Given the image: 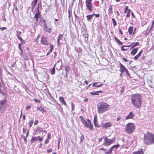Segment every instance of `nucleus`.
I'll return each instance as SVG.
<instances>
[{
	"label": "nucleus",
	"instance_id": "1",
	"mask_svg": "<svg viewBox=\"0 0 154 154\" xmlns=\"http://www.w3.org/2000/svg\"><path fill=\"white\" fill-rule=\"evenodd\" d=\"M132 105L137 108L140 109L142 106V96L139 94H132L131 96Z\"/></svg>",
	"mask_w": 154,
	"mask_h": 154
},
{
	"label": "nucleus",
	"instance_id": "2",
	"mask_svg": "<svg viewBox=\"0 0 154 154\" xmlns=\"http://www.w3.org/2000/svg\"><path fill=\"white\" fill-rule=\"evenodd\" d=\"M143 141L144 144L147 146L154 144V134L147 131L144 135Z\"/></svg>",
	"mask_w": 154,
	"mask_h": 154
},
{
	"label": "nucleus",
	"instance_id": "3",
	"mask_svg": "<svg viewBox=\"0 0 154 154\" xmlns=\"http://www.w3.org/2000/svg\"><path fill=\"white\" fill-rule=\"evenodd\" d=\"M109 105L105 102H101L97 105V112L98 114H103L106 112L109 108Z\"/></svg>",
	"mask_w": 154,
	"mask_h": 154
},
{
	"label": "nucleus",
	"instance_id": "4",
	"mask_svg": "<svg viewBox=\"0 0 154 154\" xmlns=\"http://www.w3.org/2000/svg\"><path fill=\"white\" fill-rule=\"evenodd\" d=\"M79 118L80 119L82 124L85 127L89 128L90 130L94 131L93 125L89 119H87V120H85L82 116H80Z\"/></svg>",
	"mask_w": 154,
	"mask_h": 154
},
{
	"label": "nucleus",
	"instance_id": "5",
	"mask_svg": "<svg viewBox=\"0 0 154 154\" xmlns=\"http://www.w3.org/2000/svg\"><path fill=\"white\" fill-rule=\"evenodd\" d=\"M135 129V126L132 123H128L126 125L125 131L128 134H130L134 131Z\"/></svg>",
	"mask_w": 154,
	"mask_h": 154
},
{
	"label": "nucleus",
	"instance_id": "6",
	"mask_svg": "<svg viewBox=\"0 0 154 154\" xmlns=\"http://www.w3.org/2000/svg\"><path fill=\"white\" fill-rule=\"evenodd\" d=\"M93 0H85V5L86 9L89 12L93 11V6L92 1Z\"/></svg>",
	"mask_w": 154,
	"mask_h": 154
},
{
	"label": "nucleus",
	"instance_id": "7",
	"mask_svg": "<svg viewBox=\"0 0 154 154\" xmlns=\"http://www.w3.org/2000/svg\"><path fill=\"white\" fill-rule=\"evenodd\" d=\"M115 141V138H113L112 139H109L106 136H105L104 142L103 144V145L105 146H108L114 143Z\"/></svg>",
	"mask_w": 154,
	"mask_h": 154
},
{
	"label": "nucleus",
	"instance_id": "8",
	"mask_svg": "<svg viewBox=\"0 0 154 154\" xmlns=\"http://www.w3.org/2000/svg\"><path fill=\"white\" fill-rule=\"evenodd\" d=\"M120 69L119 71L121 72L120 75H121L122 73L125 72L128 76H130V74H129L128 69L125 67L121 63H120Z\"/></svg>",
	"mask_w": 154,
	"mask_h": 154
},
{
	"label": "nucleus",
	"instance_id": "9",
	"mask_svg": "<svg viewBox=\"0 0 154 154\" xmlns=\"http://www.w3.org/2000/svg\"><path fill=\"white\" fill-rule=\"evenodd\" d=\"M41 43L46 46L48 45L47 38L45 36H43L41 37Z\"/></svg>",
	"mask_w": 154,
	"mask_h": 154
},
{
	"label": "nucleus",
	"instance_id": "10",
	"mask_svg": "<svg viewBox=\"0 0 154 154\" xmlns=\"http://www.w3.org/2000/svg\"><path fill=\"white\" fill-rule=\"evenodd\" d=\"M134 116L133 112H130L128 115L125 118V119H132Z\"/></svg>",
	"mask_w": 154,
	"mask_h": 154
},
{
	"label": "nucleus",
	"instance_id": "11",
	"mask_svg": "<svg viewBox=\"0 0 154 154\" xmlns=\"http://www.w3.org/2000/svg\"><path fill=\"white\" fill-rule=\"evenodd\" d=\"M37 10L38 12L35 14L34 16V18L35 19L36 21V22H38V16L40 15V13L39 11L38 5L37 7Z\"/></svg>",
	"mask_w": 154,
	"mask_h": 154
},
{
	"label": "nucleus",
	"instance_id": "12",
	"mask_svg": "<svg viewBox=\"0 0 154 154\" xmlns=\"http://www.w3.org/2000/svg\"><path fill=\"white\" fill-rule=\"evenodd\" d=\"M112 125V123L111 122H106L102 124V127L104 128H109Z\"/></svg>",
	"mask_w": 154,
	"mask_h": 154
},
{
	"label": "nucleus",
	"instance_id": "13",
	"mask_svg": "<svg viewBox=\"0 0 154 154\" xmlns=\"http://www.w3.org/2000/svg\"><path fill=\"white\" fill-rule=\"evenodd\" d=\"M142 50H141L133 58L134 60H138V59L141 56L142 53Z\"/></svg>",
	"mask_w": 154,
	"mask_h": 154
},
{
	"label": "nucleus",
	"instance_id": "14",
	"mask_svg": "<svg viewBox=\"0 0 154 154\" xmlns=\"http://www.w3.org/2000/svg\"><path fill=\"white\" fill-rule=\"evenodd\" d=\"M59 100L61 103V104H64L65 106H67V104L65 101L63 97H60L59 98Z\"/></svg>",
	"mask_w": 154,
	"mask_h": 154
},
{
	"label": "nucleus",
	"instance_id": "15",
	"mask_svg": "<svg viewBox=\"0 0 154 154\" xmlns=\"http://www.w3.org/2000/svg\"><path fill=\"white\" fill-rule=\"evenodd\" d=\"M108 15L112 14L113 13V8L112 6V5H110L109 7L108 10Z\"/></svg>",
	"mask_w": 154,
	"mask_h": 154
},
{
	"label": "nucleus",
	"instance_id": "16",
	"mask_svg": "<svg viewBox=\"0 0 154 154\" xmlns=\"http://www.w3.org/2000/svg\"><path fill=\"white\" fill-rule=\"evenodd\" d=\"M144 152L143 149L141 148L139 150L133 152V154H144Z\"/></svg>",
	"mask_w": 154,
	"mask_h": 154
},
{
	"label": "nucleus",
	"instance_id": "17",
	"mask_svg": "<svg viewBox=\"0 0 154 154\" xmlns=\"http://www.w3.org/2000/svg\"><path fill=\"white\" fill-rule=\"evenodd\" d=\"M0 103L2 107L5 108L6 107L7 104L6 103V100H2L0 102Z\"/></svg>",
	"mask_w": 154,
	"mask_h": 154
},
{
	"label": "nucleus",
	"instance_id": "18",
	"mask_svg": "<svg viewBox=\"0 0 154 154\" xmlns=\"http://www.w3.org/2000/svg\"><path fill=\"white\" fill-rule=\"evenodd\" d=\"M138 48H135L133 49L131 52V54L132 56L134 55L137 51Z\"/></svg>",
	"mask_w": 154,
	"mask_h": 154
},
{
	"label": "nucleus",
	"instance_id": "19",
	"mask_svg": "<svg viewBox=\"0 0 154 154\" xmlns=\"http://www.w3.org/2000/svg\"><path fill=\"white\" fill-rule=\"evenodd\" d=\"M128 31L130 35H133L134 34V32H133V27L132 26H130L128 28Z\"/></svg>",
	"mask_w": 154,
	"mask_h": 154
},
{
	"label": "nucleus",
	"instance_id": "20",
	"mask_svg": "<svg viewBox=\"0 0 154 154\" xmlns=\"http://www.w3.org/2000/svg\"><path fill=\"white\" fill-rule=\"evenodd\" d=\"M63 34H59L58 36V38L57 39V42L58 45L59 46L60 45V41L61 40V38H63Z\"/></svg>",
	"mask_w": 154,
	"mask_h": 154
},
{
	"label": "nucleus",
	"instance_id": "21",
	"mask_svg": "<svg viewBox=\"0 0 154 154\" xmlns=\"http://www.w3.org/2000/svg\"><path fill=\"white\" fill-rule=\"evenodd\" d=\"M94 123L95 126L99 127V126L97 125V117L96 115L94 116Z\"/></svg>",
	"mask_w": 154,
	"mask_h": 154
},
{
	"label": "nucleus",
	"instance_id": "22",
	"mask_svg": "<svg viewBox=\"0 0 154 154\" xmlns=\"http://www.w3.org/2000/svg\"><path fill=\"white\" fill-rule=\"evenodd\" d=\"M139 45L140 44L138 42H136L135 43L133 42L131 44V49Z\"/></svg>",
	"mask_w": 154,
	"mask_h": 154
},
{
	"label": "nucleus",
	"instance_id": "23",
	"mask_svg": "<svg viewBox=\"0 0 154 154\" xmlns=\"http://www.w3.org/2000/svg\"><path fill=\"white\" fill-rule=\"evenodd\" d=\"M103 91L102 90L101 91H94L93 92H90V94H91V95H99L98 93H102Z\"/></svg>",
	"mask_w": 154,
	"mask_h": 154
},
{
	"label": "nucleus",
	"instance_id": "24",
	"mask_svg": "<svg viewBox=\"0 0 154 154\" xmlns=\"http://www.w3.org/2000/svg\"><path fill=\"white\" fill-rule=\"evenodd\" d=\"M38 0H34L32 2V8H34L36 5L37 3Z\"/></svg>",
	"mask_w": 154,
	"mask_h": 154
},
{
	"label": "nucleus",
	"instance_id": "25",
	"mask_svg": "<svg viewBox=\"0 0 154 154\" xmlns=\"http://www.w3.org/2000/svg\"><path fill=\"white\" fill-rule=\"evenodd\" d=\"M37 110H38L42 112V113L43 112L46 113V110H45L43 107L40 106V107H37Z\"/></svg>",
	"mask_w": 154,
	"mask_h": 154
},
{
	"label": "nucleus",
	"instance_id": "26",
	"mask_svg": "<svg viewBox=\"0 0 154 154\" xmlns=\"http://www.w3.org/2000/svg\"><path fill=\"white\" fill-rule=\"evenodd\" d=\"M94 14L93 13L91 15H89L86 16V17H87V20H91L93 17V16Z\"/></svg>",
	"mask_w": 154,
	"mask_h": 154
},
{
	"label": "nucleus",
	"instance_id": "27",
	"mask_svg": "<svg viewBox=\"0 0 154 154\" xmlns=\"http://www.w3.org/2000/svg\"><path fill=\"white\" fill-rule=\"evenodd\" d=\"M131 46V45H123L121 47V50L122 51H126V50H127L128 49V48H126L125 49H124V47H130Z\"/></svg>",
	"mask_w": 154,
	"mask_h": 154
},
{
	"label": "nucleus",
	"instance_id": "28",
	"mask_svg": "<svg viewBox=\"0 0 154 154\" xmlns=\"http://www.w3.org/2000/svg\"><path fill=\"white\" fill-rule=\"evenodd\" d=\"M114 38L116 40V42L120 45H122L123 43L122 42L117 39L116 37H114Z\"/></svg>",
	"mask_w": 154,
	"mask_h": 154
},
{
	"label": "nucleus",
	"instance_id": "29",
	"mask_svg": "<svg viewBox=\"0 0 154 154\" xmlns=\"http://www.w3.org/2000/svg\"><path fill=\"white\" fill-rule=\"evenodd\" d=\"M119 146L120 145L119 144H117L112 146L110 148L111 149L113 150L114 148H115L116 149H117L119 147Z\"/></svg>",
	"mask_w": 154,
	"mask_h": 154
},
{
	"label": "nucleus",
	"instance_id": "30",
	"mask_svg": "<svg viewBox=\"0 0 154 154\" xmlns=\"http://www.w3.org/2000/svg\"><path fill=\"white\" fill-rule=\"evenodd\" d=\"M112 22L113 26L114 27H115L117 25V23L116 22V21L114 18H112Z\"/></svg>",
	"mask_w": 154,
	"mask_h": 154
},
{
	"label": "nucleus",
	"instance_id": "31",
	"mask_svg": "<svg viewBox=\"0 0 154 154\" xmlns=\"http://www.w3.org/2000/svg\"><path fill=\"white\" fill-rule=\"evenodd\" d=\"M55 65L54 66L53 68L51 70V75H53L55 73Z\"/></svg>",
	"mask_w": 154,
	"mask_h": 154
},
{
	"label": "nucleus",
	"instance_id": "32",
	"mask_svg": "<svg viewBox=\"0 0 154 154\" xmlns=\"http://www.w3.org/2000/svg\"><path fill=\"white\" fill-rule=\"evenodd\" d=\"M36 140V137H32L31 139V144H32L34 141Z\"/></svg>",
	"mask_w": 154,
	"mask_h": 154
},
{
	"label": "nucleus",
	"instance_id": "33",
	"mask_svg": "<svg viewBox=\"0 0 154 154\" xmlns=\"http://www.w3.org/2000/svg\"><path fill=\"white\" fill-rule=\"evenodd\" d=\"M112 150L110 148L107 152H105V154H112Z\"/></svg>",
	"mask_w": 154,
	"mask_h": 154
},
{
	"label": "nucleus",
	"instance_id": "34",
	"mask_svg": "<svg viewBox=\"0 0 154 154\" xmlns=\"http://www.w3.org/2000/svg\"><path fill=\"white\" fill-rule=\"evenodd\" d=\"M131 11V10L129 9L128 11L127 12V13L126 16L127 18H129L130 17Z\"/></svg>",
	"mask_w": 154,
	"mask_h": 154
},
{
	"label": "nucleus",
	"instance_id": "35",
	"mask_svg": "<svg viewBox=\"0 0 154 154\" xmlns=\"http://www.w3.org/2000/svg\"><path fill=\"white\" fill-rule=\"evenodd\" d=\"M84 139V135L82 134L80 137V143H82Z\"/></svg>",
	"mask_w": 154,
	"mask_h": 154
},
{
	"label": "nucleus",
	"instance_id": "36",
	"mask_svg": "<svg viewBox=\"0 0 154 154\" xmlns=\"http://www.w3.org/2000/svg\"><path fill=\"white\" fill-rule=\"evenodd\" d=\"M124 13H126L128 11V10L130 9L128 8V6H126L124 8Z\"/></svg>",
	"mask_w": 154,
	"mask_h": 154
},
{
	"label": "nucleus",
	"instance_id": "37",
	"mask_svg": "<svg viewBox=\"0 0 154 154\" xmlns=\"http://www.w3.org/2000/svg\"><path fill=\"white\" fill-rule=\"evenodd\" d=\"M16 36L19 39L21 42L22 43H23V40L22 39V38L21 37H20L18 35H16Z\"/></svg>",
	"mask_w": 154,
	"mask_h": 154
},
{
	"label": "nucleus",
	"instance_id": "38",
	"mask_svg": "<svg viewBox=\"0 0 154 154\" xmlns=\"http://www.w3.org/2000/svg\"><path fill=\"white\" fill-rule=\"evenodd\" d=\"M33 123V120H31L29 121V127H31L32 126Z\"/></svg>",
	"mask_w": 154,
	"mask_h": 154
},
{
	"label": "nucleus",
	"instance_id": "39",
	"mask_svg": "<svg viewBox=\"0 0 154 154\" xmlns=\"http://www.w3.org/2000/svg\"><path fill=\"white\" fill-rule=\"evenodd\" d=\"M71 105L72 110V111H74L75 109V105L73 103H71Z\"/></svg>",
	"mask_w": 154,
	"mask_h": 154
},
{
	"label": "nucleus",
	"instance_id": "40",
	"mask_svg": "<svg viewBox=\"0 0 154 154\" xmlns=\"http://www.w3.org/2000/svg\"><path fill=\"white\" fill-rule=\"evenodd\" d=\"M69 69V67L68 66H65V71H66V73H67L68 72V70Z\"/></svg>",
	"mask_w": 154,
	"mask_h": 154
},
{
	"label": "nucleus",
	"instance_id": "41",
	"mask_svg": "<svg viewBox=\"0 0 154 154\" xmlns=\"http://www.w3.org/2000/svg\"><path fill=\"white\" fill-rule=\"evenodd\" d=\"M38 139L39 140V142H41L43 139V137H40V136H38Z\"/></svg>",
	"mask_w": 154,
	"mask_h": 154
},
{
	"label": "nucleus",
	"instance_id": "42",
	"mask_svg": "<svg viewBox=\"0 0 154 154\" xmlns=\"http://www.w3.org/2000/svg\"><path fill=\"white\" fill-rule=\"evenodd\" d=\"M50 50H51V51H52L54 49L53 45L50 44Z\"/></svg>",
	"mask_w": 154,
	"mask_h": 154
},
{
	"label": "nucleus",
	"instance_id": "43",
	"mask_svg": "<svg viewBox=\"0 0 154 154\" xmlns=\"http://www.w3.org/2000/svg\"><path fill=\"white\" fill-rule=\"evenodd\" d=\"M103 85V84L100 83L99 85H97L95 86V87H100Z\"/></svg>",
	"mask_w": 154,
	"mask_h": 154
},
{
	"label": "nucleus",
	"instance_id": "44",
	"mask_svg": "<svg viewBox=\"0 0 154 154\" xmlns=\"http://www.w3.org/2000/svg\"><path fill=\"white\" fill-rule=\"evenodd\" d=\"M31 108V105L27 106H26V110H28L29 109H30Z\"/></svg>",
	"mask_w": 154,
	"mask_h": 154
},
{
	"label": "nucleus",
	"instance_id": "45",
	"mask_svg": "<svg viewBox=\"0 0 154 154\" xmlns=\"http://www.w3.org/2000/svg\"><path fill=\"white\" fill-rule=\"evenodd\" d=\"M98 83H99V82H94L92 84V86L94 87H95V86H96V85L98 84Z\"/></svg>",
	"mask_w": 154,
	"mask_h": 154
},
{
	"label": "nucleus",
	"instance_id": "46",
	"mask_svg": "<svg viewBox=\"0 0 154 154\" xmlns=\"http://www.w3.org/2000/svg\"><path fill=\"white\" fill-rule=\"evenodd\" d=\"M34 101L36 102H37L38 103L40 102V101L39 100H38L36 98L34 99Z\"/></svg>",
	"mask_w": 154,
	"mask_h": 154
},
{
	"label": "nucleus",
	"instance_id": "47",
	"mask_svg": "<svg viewBox=\"0 0 154 154\" xmlns=\"http://www.w3.org/2000/svg\"><path fill=\"white\" fill-rule=\"evenodd\" d=\"M6 29H7L6 27H2L0 28V30L1 31H3V30Z\"/></svg>",
	"mask_w": 154,
	"mask_h": 154
},
{
	"label": "nucleus",
	"instance_id": "48",
	"mask_svg": "<svg viewBox=\"0 0 154 154\" xmlns=\"http://www.w3.org/2000/svg\"><path fill=\"white\" fill-rule=\"evenodd\" d=\"M131 15L132 18H135V16L134 15V13H133V12H131Z\"/></svg>",
	"mask_w": 154,
	"mask_h": 154
},
{
	"label": "nucleus",
	"instance_id": "49",
	"mask_svg": "<svg viewBox=\"0 0 154 154\" xmlns=\"http://www.w3.org/2000/svg\"><path fill=\"white\" fill-rule=\"evenodd\" d=\"M99 150H103L104 151H106V149H104L103 148H100L99 149Z\"/></svg>",
	"mask_w": 154,
	"mask_h": 154
},
{
	"label": "nucleus",
	"instance_id": "50",
	"mask_svg": "<svg viewBox=\"0 0 154 154\" xmlns=\"http://www.w3.org/2000/svg\"><path fill=\"white\" fill-rule=\"evenodd\" d=\"M122 60H124V61L125 62H128V60L125 58H122Z\"/></svg>",
	"mask_w": 154,
	"mask_h": 154
},
{
	"label": "nucleus",
	"instance_id": "51",
	"mask_svg": "<svg viewBox=\"0 0 154 154\" xmlns=\"http://www.w3.org/2000/svg\"><path fill=\"white\" fill-rule=\"evenodd\" d=\"M23 133H25L26 131V128H23Z\"/></svg>",
	"mask_w": 154,
	"mask_h": 154
},
{
	"label": "nucleus",
	"instance_id": "52",
	"mask_svg": "<svg viewBox=\"0 0 154 154\" xmlns=\"http://www.w3.org/2000/svg\"><path fill=\"white\" fill-rule=\"evenodd\" d=\"M154 27V24H152L150 28L149 29V31H151Z\"/></svg>",
	"mask_w": 154,
	"mask_h": 154
},
{
	"label": "nucleus",
	"instance_id": "53",
	"mask_svg": "<svg viewBox=\"0 0 154 154\" xmlns=\"http://www.w3.org/2000/svg\"><path fill=\"white\" fill-rule=\"evenodd\" d=\"M49 140L48 139H46L45 140V144H47L48 141H49Z\"/></svg>",
	"mask_w": 154,
	"mask_h": 154
},
{
	"label": "nucleus",
	"instance_id": "54",
	"mask_svg": "<svg viewBox=\"0 0 154 154\" xmlns=\"http://www.w3.org/2000/svg\"><path fill=\"white\" fill-rule=\"evenodd\" d=\"M22 43H19V44H18V47H19V48L20 49V50H21V44H22Z\"/></svg>",
	"mask_w": 154,
	"mask_h": 154
},
{
	"label": "nucleus",
	"instance_id": "55",
	"mask_svg": "<svg viewBox=\"0 0 154 154\" xmlns=\"http://www.w3.org/2000/svg\"><path fill=\"white\" fill-rule=\"evenodd\" d=\"M52 151V149H48L47 150V153H49L50 152H51Z\"/></svg>",
	"mask_w": 154,
	"mask_h": 154
},
{
	"label": "nucleus",
	"instance_id": "56",
	"mask_svg": "<svg viewBox=\"0 0 154 154\" xmlns=\"http://www.w3.org/2000/svg\"><path fill=\"white\" fill-rule=\"evenodd\" d=\"M94 15L96 17H100V14H94Z\"/></svg>",
	"mask_w": 154,
	"mask_h": 154
},
{
	"label": "nucleus",
	"instance_id": "57",
	"mask_svg": "<svg viewBox=\"0 0 154 154\" xmlns=\"http://www.w3.org/2000/svg\"><path fill=\"white\" fill-rule=\"evenodd\" d=\"M121 119V116H119L117 118V121H119Z\"/></svg>",
	"mask_w": 154,
	"mask_h": 154
},
{
	"label": "nucleus",
	"instance_id": "58",
	"mask_svg": "<svg viewBox=\"0 0 154 154\" xmlns=\"http://www.w3.org/2000/svg\"><path fill=\"white\" fill-rule=\"evenodd\" d=\"M51 135L50 134H48V135L47 139L49 140L51 138Z\"/></svg>",
	"mask_w": 154,
	"mask_h": 154
},
{
	"label": "nucleus",
	"instance_id": "59",
	"mask_svg": "<svg viewBox=\"0 0 154 154\" xmlns=\"http://www.w3.org/2000/svg\"><path fill=\"white\" fill-rule=\"evenodd\" d=\"M38 123V120H35L34 123V124L35 125H36Z\"/></svg>",
	"mask_w": 154,
	"mask_h": 154
},
{
	"label": "nucleus",
	"instance_id": "60",
	"mask_svg": "<svg viewBox=\"0 0 154 154\" xmlns=\"http://www.w3.org/2000/svg\"><path fill=\"white\" fill-rule=\"evenodd\" d=\"M102 137L98 139V142H99L102 141Z\"/></svg>",
	"mask_w": 154,
	"mask_h": 154
},
{
	"label": "nucleus",
	"instance_id": "61",
	"mask_svg": "<svg viewBox=\"0 0 154 154\" xmlns=\"http://www.w3.org/2000/svg\"><path fill=\"white\" fill-rule=\"evenodd\" d=\"M119 32L121 35H123V32L120 28H119Z\"/></svg>",
	"mask_w": 154,
	"mask_h": 154
},
{
	"label": "nucleus",
	"instance_id": "62",
	"mask_svg": "<svg viewBox=\"0 0 154 154\" xmlns=\"http://www.w3.org/2000/svg\"><path fill=\"white\" fill-rule=\"evenodd\" d=\"M91 85V84H89L88 86L86 87V89H88L90 87V85Z\"/></svg>",
	"mask_w": 154,
	"mask_h": 154
},
{
	"label": "nucleus",
	"instance_id": "63",
	"mask_svg": "<svg viewBox=\"0 0 154 154\" xmlns=\"http://www.w3.org/2000/svg\"><path fill=\"white\" fill-rule=\"evenodd\" d=\"M52 51H51V50H49L47 53V55H48Z\"/></svg>",
	"mask_w": 154,
	"mask_h": 154
},
{
	"label": "nucleus",
	"instance_id": "64",
	"mask_svg": "<svg viewBox=\"0 0 154 154\" xmlns=\"http://www.w3.org/2000/svg\"><path fill=\"white\" fill-rule=\"evenodd\" d=\"M141 58L143 60H144L145 58V57L144 56H143Z\"/></svg>",
	"mask_w": 154,
	"mask_h": 154
}]
</instances>
